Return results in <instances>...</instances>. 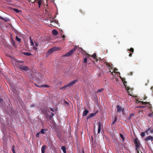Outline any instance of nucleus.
Returning a JSON list of instances; mask_svg holds the SVG:
<instances>
[{"mask_svg": "<svg viewBox=\"0 0 153 153\" xmlns=\"http://www.w3.org/2000/svg\"><path fill=\"white\" fill-rule=\"evenodd\" d=\"M88 112H89V111L88 110H84L83 112V113H82L83 116H86L88 114Z\"/></svg>", "mask_w": 153, "mask_h": 153, "instance_id": "ddd939ff", "label": "nucleus"}, {"mask_svg": "<svg viewBox=\"0 0 153 153\" xmlns=\"http://www.w3.org/2000/svg\"><path fill=\"white\" fill-rule=\"evenodd\" d=\"M140 107H144L145 106H140Z\"/></svg>", "mask_w": 153, "mask_h": 153, "instance_id": "bf43d9fd", "label": "nucleus"}, {"mask_svg": "<svg viewBox=\"0 0 153 153\" xmlns=\"http://www.w3.org/2000/svg\"><path fill=\"white\" fill-rule=\"evenodd\" d=\"M67 86H66V85H65L64 86H63V87H62V88H60L61 89H65V88L66 87H67Z\"/></svg>", "mask_w": 153, "mask_h": 153, "instance_id": "ea45409f", "label": "nucleus"}, {"mask_svg": "<svg viewBox=\"0 0 153 153\" xmlns=\"http://www.w3.org/2000/svg\"><path fill=\"white\" fill-rule=\"evenodd\" d=\"M52 49L54 51H57L58 50V48L56 47H54L52 48Z\"/></svg>", "mask_w": 153, "mask_h": 153, "instance_id": "c85d7f7f", "label": "nucleus"}, {"mask_svg": "<svg viewBox=\"0 0 153 153\" xmlns=\"http://www.w3.org/2000/svg\"><path fill=\"white\" fill-rule=\"evenodd\" d=\"M123 83H124V85L125 86V84L127 83V82L126 81H124Z\"/></svg>", "mask_w": 153, "mask_h": 153, "instance_id": "49530a36", "label": "nucleus"}, {"mask_svg": "<svg viewBox=\"0 0 153 153\" xmlns=\"http://www.w3.org/2000/svg\"><path fill=\"white\" fill-rule=\"evenodd\" d=\"M0 18L6 22H7L10 21V19H9L6 17H3L2 16H0Z\"/></svg>", "mask_w": 153, "mask_h": 153, "instance_id": "6e6552de", "label": "nucleus"}, {"mask_svg": "<svg viewBox=\"0 0 153 153\" xmlns=\"http://www.w3.org/2000/svg\"><path fill=\"white\" fill-rule=\"evenodd\" d=\"M13 10L16 12V13H19V12H20V11L18 9H14Z\"/></svg>", "mask_w": 153, "mask_h": 153, "instance_id": "cd10ccee", "label": "nucleus"}, {"mask_svg": "<svg viewBox=\"0 0 153 153\" xmlns=\"http://www.w3.org/2000/svg\"><path fill=\"white\" fill-rule=\"evenodd\" d=\"M98 112V111H96V112L94 113H92L90 114L87 117V119H88L94 116H95L97 113Z\"/></svg>", "mask_w": 153, "mask_h": 153, "instance_id": "423d86ee", "label": "nucleus"}, {"mask_svg": "<svg viewBox=\"0 0 153 153\" xmlns=\"http://www.w3.org/2000/svg\"><path fill=\"white\" fill-rule=\"evenodd\" d=\"M51 23H52V22H53V21H51Z\"/></svg>", "mask_w": 153, "mask_h": 153, "instance_id": "13d9d810", "label": "nucleus"}, {"mask_svg": "<svg viewBox=\"0 0 153 153\" xmlns=\"http://www.w3.org/2000/svg\"><path fill=\"white\" fill-rule=\"evenodd\" d=\"M52 33L53 35L56 36L58 34V32L56 30L54 29L52 30Z\"/></svg>", "mask_w": 153, "mask_h": 153, "instance_id": "2eb2a0df", "label": "nucleus"}, {"mask_svg": "<svg viewBox=\"0 0 153 153\" xmlns=\"http://www.w3.org/2000/svg\"><path fill=\"white\" fill-rule=\"evenodd\" d=\"M19 68L22 71H27L29 70L28 67L24 66L22 65H19Z\"/></svg>", "mask_w": 153, "mask_h": 153, "instance_id": "f03ea898", "label": "nucleus"}, {"mask_svg": "<svg viewBox=\"0 0 153 153\" xmlns=\"http://www.w3.org/2000/svg\"><path fill=\"white\" fill-rule=\"evenodd\" d=\"M46 147L47 146L46 145H43L42 146L41 148L42 153H45V151Z\"/></svg>", "mask_w": 153, "mask_h": 153, "instance_id": "9d476101", "label": "nucleus"}, {"mask_svg": "<svg viewBox=\"0 0 153 153\" xmlns=\"http://www.w3.org/2000/svg\"><path fill=\"white\" fill-rule=\"evenodd\" d=\"M77 81V80H75L73 81L70 82L66 85V86L68 87H71L73 85H74L76 82Z\"/></svg>", "mask_w": 153, "mask_h": 153, "instance_id": "39448f33", "label": "nucleus"}, {"mask_svg": "<svg viewBox=\"0 0 153 153\" xmlns=\"http://www.w3.org/2000/svg\"><path fill=\"white\" fill-rule=\"evenodd\" d=\"M38 46V43H36V42H35V45L33 46V49L34 50H37V47Z\"/></svg>", "mask_w": 153, "mask_h": 153, "instance_id": "f8f14e48", "label": "nucleus"}, {"mask_svg": "<svg viewBox=\"0 0 153 153\" xmlns=\"http://www.w3.org/2000/svg\"><path fill=\"white\" fill-rule=\"evenodd\" d=\"M120 43V42H118V43Z\"/></svg>", "mask_w": 153, "mask_h": 153, "instance_id": "0e129e2a", "label": "nucleus"}, {"mask_svg": "<svg viewBox=\"0 0 153 153\" xmlns=\"http://www.w3.org/2000/svg\"><path fill=\"white\" fill-rule=\"evenodd\" d=\"M139 102H141L143 105H146V104H147L149 103L148 102H143L141 101H140Z\"/></svg>", "mask_w": 153, "mask_h": 153, "instance_id": "2f4dec72", "label": "nucleus"}, {"mask_svg": "<svg viewBox=\"0 0 153 153\" xmlns=\"http://www.w3.org/2000/svg\"><path fill=\"white\" fill-rule=\"evenodd\" d=\"M145 140L146 141L151 140V141H152L153 140V137L151 136H149L145 139Z\"/></svg>", "mask_w": 153, "mask_h": 153, "instance_id": "0eeeda50", "label": "nucleus"}, {"mask_svg": "<svg viewBox=\"0 0 153 153\" xmlns=\"http://www.w3.org/2000/svg\"><path fill=\"white\" fill-rule=\"evenodd\" d=\"M36 1H38V4L39 5V8H40V6L41 5V4H42L41 0H35L34 1L31 2L32 3H34Z\"/></svg>", "mask_w": 153, "mask_h": 153, "instance_id": "9b49d317", "label": "nucleus"}, {"mask_svg": "<svg viewBox=\"0 0 153 153\" xmlns=\"http://www.w3.org/2000/svg\"><path fill=\"white\" fill-rule=\"evenodd\" d=\"M103 88H101V89H99V90H97L96 92L97 93H98V92H101L103 90Z\"/></svg>", "mask_w": 153, "mask_h": 153, "instance_id": "7c9ffc66", "label": "nucleus"}, {"mask_svg": "<svg viewBox=\"0 0 153 153\" xmlns=\"http://www.w3.org/2000/svg\"><path fill=\"white\" fill-rule=\"evenodd\" d=\"M79 11L80 12V13H81L82 14H85L83 10H79Z\"/></svg>", "mask_w": 153, "mask_h": 153, "instance_id": "58836bf2", "label": "nucleus"}, {"mask_svg": "<svg viewBox=\"0 0 153 153\" xmlns=\"http://www.w3.org/2000/svg\"><path fill=\"white\" fill-rule=\"evenodd\" d=\"M35 106V105H34L33 104H32L30 105V107H34V106Z\"/></svg>", "mask_w": 153, "mask_h": 153, "instance_id": "37998d69", "label": "nucleus"}, {"mask_svg": "<svg viewBox=\"0 0 153 153\" xmlns=\"http://www.w3.org/2000/svg\"><path fill=\"white\" fill-rule=\"evenodd\" d=\"M117 73H119V74H120V72H117Z\"/></svg>", "mask_w": 153, "mask_h": 153, "instance_id": "052dcab7", "label": "nucleus"}, {"mask_svg": "<svg viewBox=\"0 0 153 153\" xmlns=\"http://www.w3.org/2000/svg\"><path fill=\"white\" fill-rule=\"evenodd\" d=\"M141 136L142 137H144L145 136V132H143L141 134Z\"/></svg>", "mask_w": 153, "mask_h": 153, "instance_id": "c9c22d12", "label": "nucleus"}, {"mask_svg": "<svg viewBox=\"0 0 153 153\" xmlns=\"http://www.w3.org/2000/svg\"><path fill=\"white\" fill-rule=\"evenodd\" d=\"M128 51H130L131 52L133 53L134 51V49L132 48H131L129 49H128Z\"/></svg>", "mask_w": 153, "mask_h": 153, "instance_id": "72a5a7b5", "label": "nucleus"}, {"mask_svg": "<svg viewBox=\"0 0 153 153\" xmlns=\"http://www.w3.org/2000/svg\"><path fill=\"white\" fill-rule=\"evenodd\" d=\"M117 112H119L122 111V108L119 105L117 106Z\"/></svg>", "mask_w": 153, "mask_h": 153, "instance_id": "dca6fc26", "label": "nucleus"}, {"mask_svg": "<svg viewBox=\"0 0 153 153\" xmlns=\"http://www.w3.org/2000/svg\"><path fill=\"white\" fill-rule=\"evenodd\" d=\"M82 153H84V150H82Z\"/></svg>", "mask_w": 153, "mask_h": 153, "instance_id": "6e6d98bb", "label": "nucleus"}, {"mask_svg": "<svg viewBox=\"0 0 153 153\" xmlns=\"http://www.w3.org/2000/svg\"><path fill=\"white\" fill-rule=\"evenodd\" d=\"M57 136L58 137L59 139H61V133L60 132H59L57 133Z\"/></svg>", "mask_w": 153, "mask_h": 153, "instance_id": "412c9836", "label": "nucleus"}, {"mask_svg": "<svg viewBox=\"0 0 153 153\" xmlns=\"http://www.w3.org/2000/svg\"><path fill=\"white\" fill-rule=\"evenodd\" d=\"M54 51H53V50L52 49V48H51L49 49V51L47 52V54H51Z\"/></svg>", "mask_w": 153, "mask_h": 153, "instance_id": "a211bd4d", "label": "nucleus"}, {"mask_svg": "<svg viewBox=\"0 0 153 153\" xmlns=\"http://www.w3.org/2000/svg\"><path fill=\"white\" fill-rule=\"evenodd\" d=\"M102 125H99L98 130V133H100L101 129L102 128Z\"/></svg>", "mask_w": 153, "mask_h": 153, "instance_id": "6ab92c4d", "label": "nucleus"}, {"mask_svg": "<svg viewBox=\"0 0 153 153\" xmlns=\"http://www.w3.org/2000/svg\"><path fill=\"white\" fill-rule=\"evenodd\" d=\"M127 91H128V94L129 95H131L129 93V92H128V90H127Z\"/></svg>", "mask_w": 153, "mask_h": 153, "instance_id": "4d7b16f0", "label": "nucleus"}, {"mask_svg": "<svg viewBox=\"0 0 153 153\" xmlns=\"http://www.w3.org/2000/svg\"><path fill=\"white\" fill-rule=\"evenodd\" d=\"M16 40L18 42H19L21 41V39L19 38L17 36H16Z\"/></svg>", "mask_w": 153, "mask_h": 153, "instance_id": "c756f323", "label": "nucleus"}, {"mask_svg": "<svg viewBox=\"0 0 153 153\" xmlns=\"http://www.w3.org/2000/svg\"><path fill=\"white\" fill-rule=\"evenodd\" d=\"M150 131V133H152L153 132V129H152L151 128H150L147 129L146 131L145 132H148L149 131Z\"/></svg>", "mask_w": 153, "mask_h": 153, "instance_id": "aec40b11", "label": "nucleus"}, {"mask_svg": "<svg viewBox=\"0 0 153 153\" xmlns=\"http://www.w3.org/2000/svg\"><path fill=\"white\" fill-rule=\"evenodd\" d=\"M148 107L149 108H152V105L150 104V103L149 102L148 103Z\"/></svg>", "mask_w": 153, "mask_h": 153, "instance_id": "473e14b6", "label": "nucleus"}, {"mask_svg": "<svg viewBox=\"0 0 153 153\" xmlns=\"http://www.w3.org/2000/svg\"><path fill=\"white\" fill-rule=\"evenodd\" d=\"M90 56L93 57L94 59H95V62H97L98 61V59L97 58V57L96 56V53H94L93 55L91 56L90 55Z\"/></svg>", "mask_w": 153, "mask_h": 153, "instance_id": "1a4fd4ad", "label": "nucleus"}, {"mask_svg": "<svg viewBox=\"0 0 153 153\" xmlns=\"http://www.w3.org/2000/svg\"><path fill=\"white\" fill-rule=\"evenodd\" d=\"M12 42V43L13 44V45H14V44H15V42H14L13 40V41Z\"/></svg>", "mask_w": 153, "mask_h": 153, "instance_id": "3c124183", "label": "nucleus"}, {"mask_svg": "<svg viewBox=\"0 0 153 153\" xmlns=\"http://www.w3.org/2000/svg\"><path fill=\"white\" fill-rule=\"evenodd\" d=\"M134 143L136 146V150L137 153H140L139 151V148L141 146V145L140 143V141L136 137L134 140Z\"/></svg>", "mask_w": 153, "mask_h": 153, "instance_id": "f257e3e1", "label": "nucleus"}, {"mask_svg": "<svg viewBox=\"0 0 153 153\" xmlns=\"http://www.w3.org/2000/svg\"><path fill=\"white\" fill-rule=\"evenodd\" d=\"M50 114H51V115L49 116L50 119H51L52 117L54 115V114L52 113V112H49Z\"/></svg>", "mask_w": 153, "mask_h": 153, "instance_id": "a878e982", "label": "nucleus"}, {"mask_svg": "<svg viewBox=\"0 0 153 153\" xmlns=\"http://www.w3.org/2000/svg\"><path fill=\"white\" fill-rule=\"evenodd\" d=\"M14 147H15V146H13L12 147V151L13 153H16L15 150H14Z\"/></svg>", "mask_w": 153, "mask_h": 153, "instance_id": "f704fd0d", "label": "nucleus"}, {"mask_svg": "<svg viewBox=\"0 0 153 153\" xmlns=\"http://www.w3.org/2000/svg\"><path fill=\"white\" fill-rule=\"evenodd\" d=\"M76 48L75 47L74 48L72 49L71 50H70L69 52L67 53L65 55H64V56H69L71 55L73 52L75 51L76 50Z\"/></svg>", "mask_w": 153, "mask_h": 153, "instance_id": "7ed1b4c3", "label": "nucleus"}, {"mask_svg": "<svg viewBox=\"0 0 153 153\" xmlns=\"http://www.w3.org/2000/svg\"><path fill=\"white\" fill-rule=\"evenodd\" d=\"M49 87L50 86L49 85H47L44 84V85H41L40 88H43L44 87L48 88V87Z\"/></svg>", "mask_w": 153, "mask_h": 153, "instance_id": "5701e85b", "label": "nucleus"}, {"mask_svg": "<svg viewBox=\"0 0 153 153\" xmlns=\"http://www.w3.org/2000/svg\"><path fill=\"white\" fill-rule=\"evenodd\" d=\"M117 121V118L116 117H115L114 120L112 124H113L115 123L116 121Z\"/></svg>", "mask_w": 153, "mask_h": 153, "instance_id": "4c0bfd02", "label": "nucleus"}, {"mask_svg": "<svg viewBox=\"0 0 153 153\" xmlns=\"http://www.w3.org/2000/svg\"><path fill=\"white\" fill-rule=\"evenodd\" d=\"M120 78H121L122 81H124L125 80V79L124 78H122L121 77H120Z\"/></svg>", "mask_w": 153, "mask_h": 153, "instance_id": "864d4df0", "label": "nucleus"}, {"mask_svg": "<svg viewBox=\"0 0 153 153\" xmlns=\"http://www.w3.org/2000/svg\"><path fill=\"white\" fill-rule=\"evenodd\" d=\"M106 64L107 66L109 67L108 69L109 70L112 68V64H110L108 62H106Z\"/></svg>", "mask_w": 153, "mask_h": 153, "instance_id": "4468645a", "label": "nucleus"}, {"mask_svg": "<svg viewBox=\"0 0 153 153\" xmlns=\"http://www.w3.org/2000/svg\"><path fill=\"white\" fill-rule=\"evenodd\" d=\"M120 136L121 137V138H122V139L123 140H124V136H123V135L121 134V133H120Z\"/></svg>", "mask_w": 153, "mask_h": 153, "instance_id": "bb28decb", "label": "nucleus"}, {"mask_svg": "<svg viewBox=\"0 0 153 153\" xmlns=\"http://www.w3.org/2000/svg\"><path fill=\"white\" fill-rule=\"evenodd\" d=\"M17 62L18 63H21V62H23V61H17Z\"/></svg>", "mask_w": 153, "mask_h": 153, "instance_id": "603ef678", "label": "nucleus"}, {"mask_svg": "<svg viewBox=\"0 0 153 153\" xmlns=\"http://www.w3.org/2000/svg\"><path fill=\"white\" fill-rule=\"evenodd\" d=\"M99 124L100 125L101 124H100V123Z\"/></svg>", "mask_w": 153, "mask_h": 153, "instance_id": "e2e57ef3", "label": "nucleus"}, {"mask_svg": "<svg viewBox=\"0 0 153 153\" xmlns=\"http://www.w3.org/2000/svg\"><path fill=\"white\" fill-rule=\"evenodd\" d=\"M118 70V69L116 68H114V72L115 73H116L117 72V71Z\"/></svg>", "mask_w": 153, "mask_h": 153, "instance_id": "79ce46f5", "label": "nucleus"}, {"mask_svg": "<svg viewBox=\"0 0 153 153\" xmlns=\"http://www.w3.org/2000/svg\"><path fill=\"white\" fill-rule=\"evenodd\" d=\"M35 86L37 87H40V86H41V85L39 86V85H37L36 84H35Z\"/></svg>", "mask_w": 153, "mask_h": 153, "instance_id": "c03bdc74", "label": "nucleus"}, {"mask_svg": "<svg viewBox=\"0 0 153 153\" xmlns=\"http://www.w3.org/2000/svg\"><path fill=\"white\" fill-rule=\"evenodd\" d=\"M61 149L62 150L64 153H66V149L65 147L64 146H62Z\"/></svg>", "mask_w": 153, "mask_h": 153, "instance_id": "4be33fe9", "label": "nucleus"}, {"mask_svg": "<svg viewBox=\"0 0 153 153\" xmlns=\"http://www.w3.org/2000/svg\"><path fill=\"white\" fill-rule=\"evenodd\" d=\"M55 111H57V109H55Z\"/></svg>", "mask_w": 153, "mask_h": 153, "instance_id": "680f3d73", "label": "nucleus"}, {"mask_svg": "<svg viewBox=\"0 0 153 153\" xmlns=\"http://www.w3.org/2000/svg\"><path fill=\"white\" fill-rule=\"evenodd\" d=\"M29 39H30V44H31L33 46L34 45V42H33V41L32 39H31V37H30V38H29Z\"/></svg>", "mask_w": 153, "mask_h": 153, "instance_id": "393cba45", "label": "nucleus"}, {"mask_svg": "<svg viewBox=\"0 0 153 153\" xmlns=\"http://www.w3.org/2000/svg\"><path fill=\"white\" fill-rule=\"evenodd\" d=\"M132 74H133V72H131L129 74V75H132Z\"/></svg>", "mask_w": 153, "mask_h": 153, "instance_id": "de8ad7c7", "label": "nucleus"}, {"mask_svg": "<svg viewBox=\"0 0 153 153\" xmlns=\"http://www.w3.org/2000/svg\"><path fill=\"white\" fill-rule=\"evenodd\" d=\"M23 53L24 55H25V56H30V55H32L30 53H29L28 52H24V53Z\"/></svg>", "mask_w": 153, "mask_h": 153, "instance_id": "b1692460", "label": "nucleus"}, {"mask_svg": "<svg viewBox=\"0 0 153 153\" xmlns=\"http://www.w3.org/2000/svg\"><path fill=\"white\" fill-rule=\"evenodd\" d=\"M47 130L45 129H42L40 131H39L40 133L42 134H44L45 132V131Z\"/></svg>", "mask_w": 153, "mask_h": 153, "instance_id": "f3484780", "label": "nucleus"}, {"mask_svg": "<svg viewBox=\"0 0 153 153\" xmlns=\"http://www.w3.org/2000/svg\"><path fill=\"white\" fill-rule=\"evenodd\" d=\"M39 132L37 133L36 135V137H39V134H40Z\"/></svg>", "mask_w": 153, "mask_h": 153, "instance_id": "e433bc0d", "label": "nucleus"}, {"mask_svg": "<svg viewBox=\"0 0 153 153\" xmlns=\"http://www.w3.org/2000/svg\"><path fill=\"white\" fill-rule=\"evenodd\" d=\"M65 36L64 35H63L62 36V38H65Z\"/></svg>", "mask_w": 153, "mask_h": 153, "instance_id": "5fc2aeb1", "label": "nucleus"}, {"mask_svg": "<svg viewBox=\"0 0 153 153\" xmlns=\"http://www.w3.org/2000/svg\"><path fill=\"white\" fill-rule=\"evenodd\" d=\"M109 72H111V74H112V75H114V74H113V72H111V70H110V71H109Z\"/></svg>", "mask_w": 153, "mask_h": 153, "instance_id": "8fccbe9b", "label": "nucleus"}, {"mask_svg": "<svg viewBox=\"0 0 153 153\" xmlns=\"http://www.w3.org/2000/svg\"><path fill=\"white\" fill-rule=\"evenodd\" d=\"M148 115L149 117H152L153 115V112L149 114Z\"/></svg>", "mask_w": 153, "mask_h": 153, "instance_id": "a19ab883", "label": "nucleus"}, {"mask_svg": "<svg viewBox=\"0 0 153 153\" xmlns=\"http://www.w3.org/2000/svg\"><path fill=\"white\" fill-rule=\"evenodd\" d=\"M50 110H51V111H54V110H53V108H50Z\"/></svg>", "mask_w": 153, "mask_h": 153, "instance_id": "a18cd8bd", "label": "nucleus"}, {"mask_svg": "<svg viewBox=\"0 0 153 153\" xmlns=\"http://www.w3.org/2000/svg\"><path fill=\"white\" fill-rule=\"evenodd\" d=\"M132 54L131 53H130L129 55V56L130 57H131L132 56Z\"/></svg>", "mask_w": 153, "mask_h": 153, "instance_id": "09e8293b", "label": "nucleus"}, {"mask_svg": "<svg viewBox=\"0 0 153 153\" xmlns=\"http://www.w3.org/2000/svg\"><path fill=\"white\" fill-rule=\"evenodd\" d=\"M85 58L83 59V63H86L87 62V58H89V57L90 56V55L87 53L85 52Z\"/></svg>", "mask_w": 153, "mask_h": 153, "instance_id": "20e7f679", "label": "nucleus"}]
</instances>
